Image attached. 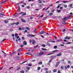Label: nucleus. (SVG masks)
<instances>
[{
    "label": "nucleus",
    "instance_id": "052dcab7",
    "mask_svg": "<svg viewBox=\"0 0 73 73\" xmlns=\"http://www.w3.org/2000/svg\"><path fill=\"white\" fill-rule=\"evenodd\" d=\"M66 31V30L65 29H64L63 30V32H65Z\"/></svg>",
    "mask_w": 73,
    "mask_h": 73
},
{
    "label": "nucleus",
    "instance_id": "b1692460",
    "mask_svg": "<svg viewBox=\"0 0 73 73\" xmlns=\"http://www.w3.org/2000/svg\"><path fill=\"white\" fill-rule=\"evenodd\" d=\"M64 8H67V5H64Z\"/></svg>",
    "mask_w": 73,
    "mask_h": 73
},
{
    "label": "nucleus",
    "instance_id": "774afa93",
    "mask_svg": "<svg viewBox=\"0 0 73 73\" xmlns=\"http://www.w3.org/2000/svg\"><path fill=\"white\" fill-rule=\"evenodd\" d=\"M49 12H50L48 10V11H47V13H49Z\"/></svg>",
    "mask_w": 73,
    "mask_h": 73
},
{
    "label": "nucleus",
    "instance_id": "8fccbe9b",
    "mask_svg": "<svg viewBox=\"0 0 73 73\" xmlns=\"http://www.w3.org/2000/svg\"><path fill=\"white\" fill-rule=\"evenodd\" d=\"M12 37H14L15 36V35L14 34H12Z\"/></svg>",
    "mask_w": 73,
    "mask_h": 73
},
{
    "label": "nucleus",
    "instance_id": "bf43d9fd",
    "mask_svg": "<svg viewBox=\"0 0 73 73\" xmlns=\"http://www.w3.org/2000/svg\"><path fill=\"white\" fill-rule=\"evenodd\" d=\"M49 73H52V72H51V70H50L49 71Z\"/></svg>",
    "mask_w": 73,
    "mask_h": 73
},
{
    "label": "nucleus",
    "instance_id": "6ab92c4d",
    "mask_svg": "<svg viewBox=\"0 0 73 73\" xmlns=\"http://www.w3.org/2000/svg\"><path fill=\"white\" fill-rule=\"evenodd\" d=\"M15 24L16 25H18L19 24V22H17V23H15Z\"/></svg>",
    "mask_w": 73,
    "mask_h": 73
},
{
    "label": "nucleus",
    "instance_id": "f8f14e48",
    "mask_svg": "<svg viewBox=\"0 0 73 73\" xmlns=\"http://www.w3.org/2000/svg\"><path fill=\"white\" fill-rule=\"evenodd\" d=\"M23 44L25 45H26L27 44V42H26L25 41L23 42Z\"/></svg>",
    "mask_w": 73,
    "mask_h": 73
},
{
    "label": "nucleus",
    "instance_id": "72a5a7b5",
    "mask_svg": "<svg viewBox=\"0 0 73 73\" xmlns=\"http://www.w3.org/2000/svg\"><path fill=\"white\" fill-rule=\"evenodd\" d=\"M62 3H67L68 1H63Z\"/></svg>",
    "mask_w": 73,
    "mask_h": 73
},
{
    "label": "nucleus",
    "instance_id": "7c9ffc66",
    "mask_svg": "<svg viewBox=\"0 0 73 73\" xmlns=\"http://www.w3.org/2000/svg\"><path fill=\"white\" fill-rule=\"evenodd\" d=\"M4 22L5 23H8V21H4Z\"/></svg>",
    "mask_w": 73,
    "mask_h": 73
},
{
    "label": "nucleus",
    "instance_id": "e2e57ef3",
    "mask_svg": "<svg viewBox=\"0 0 73 73\" xmlns=\"http://www.w3.org/2000/svg\"><path fill=\"white\" fill-rule=\"evenodd\" d=\"M24 32H25L26 33V32H27V30H25V31Z\"/></svg>",
    "mask_w": 73,
    "mask_h": 73
},
{
    "label": "nucleus",
    "instance_id": "bb28decb",
    "mask_svg": "<svg viewBox=\"0 0 73 73\" xmlns=\"http://www.w3.org/2000/svg\"><path fill=\"white\" fill-rule=\"evenodd\" d=\"M53 72H57V69H54L53 71Z\"/></svg>",
    "mask_w": 73,
    "mask_h": 73
},
{
    "label": "nucleus",
    "instance_id": "f03ea898",
    "mask_svg": "<svg viewBox=\"0 0 73 73\" xmlns=\"http://www.w3.org/2000/svg\"><path fill=\"white\" fill-rule=\"evenodd\" d=\"M59 64H60V62H57L55 65V67L56 68L58 67V66L59 65Z\"/></svg>",
    "mask_w": 73,
    "mask_h": 73
},
{
    "label": "nucleus",
    "instance_id": "09e8293b",
    "mask_svg": "<svg viewBox=\"0 0 73 73\" xmlns=\"http://www.w3.org/2000/svg\"><path fill=\"white\" fill-rule=\"evenodd\" d=\"M20 69V67H19L17 69V70H19Z\"/></svg>",
    "mask_w": 73,
    "mask_h": 73
},
{
    "label": "nucleus",
    "instance_id": "412c9836",
    "mask_svg": "<svg viewBox=\"0 0 73 73\" xmlns=\"http://www.w3.org/2000/svg\"><path fill=\"white\" fill-rule=\"evenodd\" d=\"M21 51V48H20L19 49L18 52H20Z\"/></svg>",
    "mask_w": 73,
    "mask_h": 73
},
{
    "label": "nucleus",
    "instance_id": "4468645a",
    "mask_svg": "<svg viewBox=\"0 0 73 73\" xmlns=\"http://www.w3.org/2000/svg\"><path fill=\"white\" fill-rule=\"evenodd\" d=\"M25 72V71L24 70H22L20 71V73H24Z\"/></svg>",
    "mask_w": 73,
    "mask_h": 73
},
{
    "label": "nucleus",
    "instance_id": "dca6fc26",
    "mask_svg": "<svg viewBox=\"0 0 73 73\" xmlns=\"http://www.w3.org/2000/svg\"><path fill=\"white\" fill-rule=\"evenodd\" d=\"M18 16L17 13H16L15 15H13V16Z\"/></svg>",
    "mask_w": 73,
    "mask_h": 73
},
{
    "label": "nucleus",
    "instance_id": "c9c22d12",
    "mask_svg": "<svg viewBox=\"0 0 73 73\" xmlns=\"http://www.w3.org/2000/svg\"><path fill=\"white\" fill-rule=\"evenodd\" d=\"M40 67H38V69H37V70H40Z\"/></svg>",
    "mask_w": 73,
    "mask_h": 73
},
{
    "label": "nucleus",
    "instance_id": "c85d7f7f",
    "mask_svg": "<svg viewBox=\"0 0 73 73\" xmlns=\"http://www.w3.org/2000/svg\"><path fill=\"white\" fill-rule=\"evenodd\" d=\"M47 45H48V46H50V44L48 42H47Z\"/></svg>",
    "mask_w": 73,
    "mask_h": 73
},
{
    "label": "nucleus",
    "instance_id": "473e14b6",
    "mask_svg": "<svg viewBox=\"0 0 73 73\" xmlns=\"http://www.w3.org/2000/svg\"><path fill=\"white\" fill-rule=\"evenodd\" d=\"M67 68H68V69H69V68H70V66H69V65H67Z\"/></svg>",
    "mask_w": 73,
    "mask_h": 73
},
{
    "label": "nucleus",
    "instance_id": "c756f323",
    "mask_svg": "<svg viewBox=\"0 0 73 73\" xmlns=\"http://www.w3.org/2000/svg\"><path fill=\"white\" fill-rule=\"evenodd\" d=\"M72 5H73V4H70L69 5V7H72Z\"/></svg>",
    "mask_w": 73,
    "mask_h": 73
},
{
    "label": "nucleus",
    "instance_id": "603ef678",
    "mask_svg": "<svg viewBox=\"0 0 73 73\" xmlns=\"http://www.w3.org/2000/svg\"><path fill=\"white\" fill-rule=\"evenodd\" d=\"M60 45L62 46H64V44H61Z\"/></svg>",
    "mask_w": 73,
    "mask_h": 73
},
{
    "label": "nucleus",
    "instance_id": "0eeeda50",
    "mask_svg": "<svg viewBox=\"0 0 73 73\" xmlns=\"http://www.w3.org/2000/svg\"><path fill=\"white\" fill-rule=\"evenodd\" d=\"M44 54V52H41L39 54H38V55L39 56H41V55H42Z\"/></svg>",
    "mask_w": 73,
    "mask_h": 73
},
{
    "label": "nucleus",
    "instance_id": "cd10ccee",
    "mask_svg": "<svg viewBox=\"0 0 73 73\" xmlns=\"http://www.w3.org/2000/svg\"><path fill=\"white\" fill-rule=\"evenodd\" d=\"M58 51V50H55L54 51H53L52 52H57Z\"/></svg>",
    "mask_w": 73,
    "mask_h": 73
},
{
    "label": "nucleus",
    "instance_id": "f3484780",
    "mask_svg": "<svg viewBox=\"0 0 73 73\" xmlns=\"http://www.w3.org/2000/svg\"><path fill=\"white\" fill-rule=\"evenodd\" d=\"M37 29H36L35 30H34L35 33H37Z\"/></svg>",
    "mask_w": 73,
    "mask_h": 73
},
{
    "label": "nucleus",
    "instance_id": "e433bc0d",
    "mask_svg": "<svg viewBox=\"0 0 73 73\" xmlns=\"http://www.w3.org/2000/svg\"><path fill=\"white\" fill-rule=\"evenodd\" d=\"M42 46L43 47H45V45L44 44H42Z\"/></svg>",
    "mask_w": 73,
    "mask_h": 73
},
{
    "label": "nucleus",
    "instance_id": "20e7f679",
    "mask_svg": "<svg viewBox=\"0 0 73 73\" xmlns=\"http://www.w3.org/2000/svg\"><path fill=\"white\" fill-rule=\"evenodd\" d=\"M46 32L45 31H41V32H40L39 33L40 35H42V34H44V33H46Z\"/></svg>",
    "mask_w": 73,
    "mask_h": 73
},
{
    "label": "nucleus",
    "instance_id": "49530a36",
    "mask_svg": "<svg viewBox=\"0 0 73 73\" xmlns=\"http://www.w3.org/2000/svg\"><path fill=\"white\" fill-rule=\"evenodd\" d=\"M16 24L15 23H11L10 24L11 25H14V24Z\"/></svg>",
    "mask_w": 73,
    "mask_h": 73
},
{
    "label": "nucleus",
    "instance_id": "3c124183",
    "mask_svg": "<svg viewBox=\"0 0 73 73\" xmlns=\"http://www.w3.org/2000/svg\"><path fill=\"white\" fill-rule=\"evenodd\" d=\"M27 9H30V7H29V6H27Z\"/></svg>",
    "mask_w": 73,
    "mask_h": 73
},
{
    "label": "nucleus",
    "instance_id": "c03bdc74",
    "mask_svg": "<svg viewBox=\"0 0 73 73\" xmlns=\"http://www.w3.org/2000/svg\"><path fill=\"white\" fill-rule=\"evenodd\" d=\"M27 60L22 62V63H21V64H24V63H25V62H27Z\"/></svg>",
    "mask_w": 73,
    "mask_h": 73
},
{
    "label": "nucleus",
    "instance_id": "5fc2aeb1",
    "mask_svg": "<svg viewBox=\"0 0 73 73\" xmlns=\"http://www.w3.org/2000/svg\"><path fill=\"white\" fill-rule=\"evenodd\" d=\"M44 70H48V68H45Z\"/></svg>",
    "mask_w": 73,
    "mask_h": 73
},
{
    "label": "nucleus",
    "instance_id": "69168bd1",
    "mask_svg": "<svg viewBox=\"0 0 73 73\" xmlns=\"http://www.w3.org/2000/svg\"><path fill=\"white\" fill-rule=\"evenodd\" d=\"M29 42H32V40H30Z\"/></svg>",
    "mask_w": 73,
    "mask_h": 73
},
{
    "label": "nucleus",
    "instance_id": "a211bd4d",
    "mask_svg": "<svg viewBox=\"0 0 73 73\" xmlns=\"http://www.w3.org/2000/svg\"><path fill=\"white\" fill-rule=\"evenodd\" d=\"M15 37H17V36H18V34H17V33H15Z\"/></svg>",
    "mask_w": 73,
    "mask_h": 73
},
{
    "label": "nucleus",
    "instance_id": "4c0bfd02",
    "mask_svg": "<svg viewBox=\"0 0 73 73\" xmlns=\"http://www.w3.org/2000/svg\"><path fill=\"white\" fill-rule=\"evenodd\" d=\"M70 37H68L67 36V39H68V40H70Z\"/></svg>",
    "mask_w": 73,
    "mask_h": 73
},
{
    "label": "nucleus",
    "instance_id": "f704fd0d",
    "mask_svg": "<svg viewBox=\"0 0 73 73\" xmlns=\"http://www.w3.org/2000/svg\"><path fill=\"white\" fill-rule=\"evenodd\" d=\"M60 68L61 69H64V67L61 66L60 67Z\"/></svg>",
    "mask_w": 73,
    "mask_h": 73
},
{
    "label": "nucleus",
    "instance_id": "2eb2a0df",
    "mask_svg": "<svg viewBox=\"0 0 73 73\" xmlns=\"http://www.w3.org/2000/svg\"><path fill=\"white\" fill-rule=\"evenodd\" d=\"M26 69H27V70H29V69H30V68L29 67L27 66L26 67Z\"/></svg>",
    "mask_w": 73,
    "mask_h": 73
},
{
    "label": "nucleus",
    "instance_id": "6e6d98bb",
    "mask_svg": "<svg viewBox=\"0 0 73 73\" xmlns=\"http://www.w3.org/2000/svg\"><path fill=\"white\" fill-rule=\"evenodd\" d=\"M51 58H54V57L53 56H52L51 57Z\"/></svg>",
    "mask_w": 73,
    "mask_h": 73
},
{
    "label": "nucleus",
    "instance_id": "4be33fe9",
    "mask_svg": "<svg viewBox=\"0 0 73 73\" xmlns=\"http://www.w3.org/2000/svg\"><path fill=\"white\" fill-rule=\"evenodd\" d=\"M26 15V13H25L21 15V16H25Z\"/></svg>",
    "mask_w": 73,
    "mask_h": 73
},
{
    "label": "nucleus",
    "instance_id": "864d4df0",
    "mask_svg": "<svg viewBox=\"0 0 73 73\" xmlns=\"http://www.w3.org/2000/svg\"><path fill=\"white\" fill-rule=\"evenodd\" d=\"M49 8H50V7H48V8H47L46 9H45V10H47L48 9H49Z\"/></svg>",
    "mask_w": 73,
    "mask_h": 73
},
{
    "label": "nucleus",
    "instance_id": "4d7b16f0",
    "mask_svg": "<svg viewBox=\"0 0 73 73\" xmlns=\"http://www.w3.org/2000/svg\"><path fill=\"white\" fill-rule=\"evenodd\" d=\"M22 29H23V30H24V29H25V28H24V27H22Z\"/></svg>",
    "mask_w": 73,
    "mask_h": 73
},
{
    "label": "nucleus",
    "instance_id": "423d86ee",
    "mask_svg": "<svg viewBox=\"0 0 73 73\" xmlns=\"http://www.w3.org/2000/svg\"><path fill=\"white\" fill-rule=\"evenodd\" d=\"M32 44L33 45H35V44H36V41L35 40H33L32 41Z\"/></svg>",
    "mask_w": 73,
    "mask_h": 73
},
{
    "label": "nucleus",
    "instance_id": "a19ab883",
    "mask_svg": "<svg viewBox=\"0 0 73 73\" xmlns=\"http://www.w3.org/2000/svg\"><path fill=\"white\" fill-rule=\"evenodd\" d=\"M49 15H53V13H50V14H49Z\"/></svg>",
    "mask_w": 73,
    "mask_h": 73
},
{
    "label": "nucleus",
    "instance_id": "39448f33",
    "mask_svg": "<svg viewBox=\"0 0 73 73\" xmlns=\"http://www.w3.org/2000/svg\"><path fill=\"white\" fill-rule=\"evenodd\" d=\"M21 20L23 23H25L26 22V21L23 19H21Z\"/></svg>",
    "mask_w": 73,
    "mask_h": 73
},
{
    "label": "nucleus",
    "instance_id": "37998d69",
    "mask_svg": "<svg viewBox=\"0 0 73 73\" xmlns=\"http://www.w3.org/2000/svg\"><path fill=\"white\" fill-rule=\"evenodd\" d=\"M52 59H51L49 60V63L51 62H52Z\"/></svg>",
    "mask_w": 73,
    "mask_h": 73
},
{
    "label": "nucleus",
    "instance_id": "13d9d810",
    "mask_svg": "<svg viewBox=\"0 0 73 73\" xmlns=\"http://www.w3.org/2000/svg\"><path fill=\"white\" fill-rule=\"evenodd\" d=\"M64 68H65V69H67V67L65 66L64 67Z\"/></svg>",
    "mask_w": 73,
    "mask_h": 73
},
{
    "label": "nucleus",
    "instance_id": "a878e982",
    "mask_svg": "<svg viewBox=\"0 0 73 73\" xmlns=\"http://www.w3.org/2000/svg\"><path fill=\"white\" fill-rule=\"evenodd\" d=\"M16 53V51L13 52L12 53H11V56H12L13 54H14V53Z\"/></svg>",
    "mask_w": 73,
    "mask_h": 73
},
{
    "label": "nucleus",
    "instance_id": "393cba45",
    "mask_svg": "<svg viewBox=\"0 0 73 73\" xmlns=\"http://www.w3.org/2000/svg\"><path fill=\"white\" fill-rule=\"evenodd\" d=\"M57 48V46H55L54 47V49H56Z\"/></svg>",
    "mask_w": 73,
    "mask_h": 73
},
{
    "label": "nucleus",
    "instance_id": "f257e3e1",
    "mask_svg": "<svg viewBox=\"0 0 73 73\" xmlns=\"http://www.w3.org/2000/svg\"><path fill=\"white\" fill-rule=\"evenodd\" d=\"M68 18L66 17H65L64 18L62 19L63 21L62 23L64 25H65L66 24L65 23L66 21V20H68Z\"/></svg>",
    "mask_w": 73,
    "mask_h": 73
},
{
    "label": "nucleus",
    "instance_id": "58836bf2",
    "mask_svg": "<svg viewBox=\"0 0 73 73\" xmlns=\"http://www.w3.org/2000/svg\"><path fill=\"white\" fill-rule=\"evenodd\" d=\"M67 38H68V36H66V37L64 38V39H65V40H66V39H67Z\"/></svg>",
    "mask_w": 73,
    "mask_h": 73
},
{
    "label": "nucleus",
    "instance_id": "0e129e2a",
    "mask_svg": "<svg viewBox=\"0 0 73 73\" xmlns=\"http://www.w3.org/2000/svg\"><path fill=\"white\" fill-rule=\"evenodd\" d=\"M58 73H60V70H58Z\"/></svg>",
    "mask_w": 73,
    "mask_h": 73
},
{
    "label": "nucleus",
    "instance_id": "9d476101",
    "mask_svg": "<svg viewBox=\"0 0 73 73\" xmlns=\"http://www.w3.org/2000/svg\"><path fill=\"white\" fill-rule=\"evenodd\" d=\"M56 11H57V12H58V13H60V12H61V10L57 9Z\"/></svg>",
    "mask_w": 73,
    "mask_h": 73
},
{
    "label": "nucleus",
    "instance_id": "aec40b11",
    "mask_svg": "<svg viewBox=\"0 0 73 73\" xmlns=\"http://www.w3.org/2000/svg\"><path fill=\"white\" fill-rule=\"evenodd\" d=\"M25 28L26 29H27V30H30V29L27 27H26Z\"/></svg>",
    "mask_w": 73,
    "mask_h": 73
},
{
    "label": "nucleus",
    "instance_id": "338daca9",
    "mask_svg": "<svg viewBox=\"0 0 73 73\" xmlns=\"http://www.w3.org/2000/svg\"><path fill=\"white\" fill-rule=\"evenodd\" d=\"M62 62H63V61H64V59H62Z\"/></svg>",
    "mask_w": 73,
    "mask_h": 73
},
{
    "label": "nucleus",
    "instance_id": "ea45409f",
    "mask_svg": "<svg viewBox=\"0 0 73 73\" xmlns=\"http://www.w3.org/2000/svg\"><path fill=\"white\" fill-rule=\"evenodd\" d=\"M63 9V7H60V9Z\"/></svg>",
    "mask_w": 73,
    "mask_h": 73
},
{
    "label": "nucleus",
    "instance_id": "a18cd8bd",
    "mask_svg": "<svg viewBox=\"0 0 73 73\" xmlns=\"http://www.w3.org/2000/svg\"><path fill=\"white\" fill-rule=\"evenodd\" d=\"M19 31L21 30V27H20L19 29Z\"/></svg>",
    "mask_w": 73,
    "mask_h": 73
},
{
    "label": "nucleus",
    "instance_id": "5701e85b",
    "mask_svg": "<svg viewBox=\"0 0 73 73\" xmlns=\"http://www.w3.org/2000/svg\"><path fill=\"white\" fill-rule=\"evenodd\" d=\"M32 64L31 63L30 64H29L28 65V66H32Z\"/></svg>",
    "mask_w": 73,
    "mask_h": 73
},
{
    "label": "nucleus",
    "instance_id": "6e6552de",
    "mask_svg": "<svg viewBox=\"0 0 73 73\" xmlns=\"http://www.w3.org/2000/svg\"><path fill=\"white\" fill-rule=\"evenodd\" d=\"M27 54H29V55H30L31 56H32V54L30 53L29 52H27L26 53Z\"/></svg>",
    "mask_w": 73,
    "mask_h": 73
},
{
    "label": "nucleus",
    "instance_id": "7ed1b4c3",
    "mask_svg": "<svg viewBox=\"0 0 73 73\" xmlns=\"http://www.w3.org/2000/svg\"><path fill=\"white\" fill-rule=\"evenodd\" d=\"M36 35H31V34H28L27 35V37H29L31 36V37H35Z\"/></svg>",
    "mask_w": 73,
    "mask_h": 73
},
{
    "label": "nucleus",
    "instance_id": "2f4dec72",
    "mask_svg": "<svg viewBox=\"0 0 73 73\" xmlns=\"http://www.w3.org/2000/svg\"><path fill=\"white\" fill-rule=\"evenodd\" d=\"M42 50H46V49H45V48H42Z\"/></svg>",
    "mask_w": 73,
    "mask_h": 73
},
{
    "label": "nucleus",
    "instance_id": "680f3d73",
    "mask_svg": "<svg viewBox=\"0 0 73 73\" xmlns=\"http://www.w3.org/2000/svg\"><path fill=\"white\" fill-rule=\"evenodd\" d=\"M51 42H55V41L52 40V41H51Z\"/></svg>",
    "mask_w": 73,
    "mask_h": 73
},
{
    "label": "nucleus",
    "instance_id": "de8ad7c7",
    "mask_svg": "<svg viewBox=\"0 0 73 73\" xmlns=\"http://www.w3.org/2000/svg\"><path fill=\"white\" fill-rule=\"evenodd\" d=\"M23 46H24V45L23 44L20 45L21 47H23Z\"/></svg>",
    "mask_w": 73,
    "mask_h": 73
},
{
    "label": "nucleus",
    "instance_id": "9b49d317",
    "mask_svg": "<svg viewBox=\"0 0 73 73\" xmlns=\"http://www.w3.org/2000/svg\"><path fill=\"white\" fill-rule=\"evenodd\" d=\"M38 64L39 65H42V62H39L38 63Z\"/></svg>",
    "mask_w": 73,
    "mask_h": 73
},
{
    "label": "nucleus",
    "instance_id": "ddd939ff",
    "mask_svg": "<svg viewBox=\"0 0 73 73\" xmlns=\"http://www.w3.org/2000/svg\"><path fill=\"white\" fill-rule=\"evenodd\" d=\"M71 17H71V15H70V16H68V17H67V20H68V19H71Z\"/></svg>",
    "mask_w": 73,
    "mask_h": 73
},
{
    "label": "nucleus",
    "instance_id": "79ce46f5",
    "mask_svg": "<svg viewBox=\"0 0 73 73\" xmlns=\"http://www.w3.org/2000/svg\"><path fill=\"white\" fill-rule=\"evenodd\" d=\"M68 64H70V63H71V62L70 61H68Z\"/></svg>",
    "mask_w": 73,
    "mask_h": 73
},
{
    "label": "nucleus",
    "instance_id": "1a4fd4ad",
    "mask_svg": "<svg viewBox=\"0 0 73 73\" xmlns=\"http://www.w3.org/2000/svg\"><path fill=\"white\" fill-rule=\"evenodd\" d=\"M57 56H61V53H59L58 54H56Z\"/></svg>",
    "mask_w": 73,
    "mask_h": 73
}]
</instances>
